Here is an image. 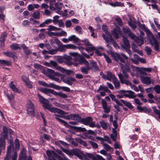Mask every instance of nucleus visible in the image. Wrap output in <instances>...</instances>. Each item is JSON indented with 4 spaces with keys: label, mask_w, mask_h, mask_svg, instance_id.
I'll return each instance as SVG.
<instances>
[{
    "label": "nucleus",
    "mask_w": 160,
    "mask_h": 160,
    "mask_svg": "<svg viewBox=\"0 0 160 160\" xmlns=\"http://www.w3.org/2000/svg\"><path fill=\"white\" fill-rule=\"evenodd\" d=\"M124 65L119 63L120 67L121 69V71L122 73V75L125 79H127L129 77V75L127 73V72H131L130 68L129 67L130 63L128 62H127Z\"/></svg>",
    "instance_id": "obj_1"
},
{
    "label": "nucleus",
    "mask_w": 160,
    "mask_h": 160,
    "mask_svg": "<svg viewBox=\"0 0 160 160\" xmlns=\"http://www.w3.org/2000/svg\"><path fill=\"white\" fill-rule=\"evenodd\" d=\"M42 103L43 106L45 108L47 109L52 112L54 113L57 112L61 115H64L67 114L65 113L62 110L57 108L52 107L51 105L49 104L48 100H47V102H43Z\"/></svg>",
    "instance_id": "obj_2"
},
{
    "label": "nucleus",
    "mask_w": 160,
    "mask_h": 160,
    "mask_svg": "<svg viewBox=\"0 0 160 160\" xmlns=\"http://www.w3.org/2000/svg\"><path fill=\"white\" fill-rule=\"evenodd\" d=\"M78 63L82 64L83 63L87 67H82L80 68V70L81 72L84 74H87L88 73V71L90 70L89 64V62L84 58H81L80 61H78Z\"/></svg>",
    "instance_id": "obj_3"
},
{
    "label": "nucleus",
    "mask_w": 160,
    "mask_h": 160,
    "mask_svg": "<svg viewBox=\"0 0 160 160\" xmlns=\"http://www.w3.org/2000/svg\"><path fill=\"white\" fill-rule=\"evenodd\" d=\"M55 118L60 122L63 124L64 126L68 128H69V127H72L74 129L78 132H85L87 131V130L85 128L78 127H72L68 125L66 122L58 117H56Z\"/></svg>",
    "instance_id": "obj_4"
},
{
    "label": "nucleus",
    "mask_w": 160,
    "mask_h": 160,
    "mask_svg": "<svg viewBox=\"0 0 160 160\" xmlns=\"http://www.w3.org/2000/svg\"><path fill=\"white\" fill-rule=\"evenodd\" d=\"M27 107L28 114L32 117H33L34 116L35 108L34 105L31 101L29 100L28 101Z\"/></svg>",
    "instance_id": "obj_5"
},
{
    "label": "nucleus",
    "mask_w": 160,
    "mask_h": 160,
    "mask_svg": "<svg viewBox=\"0 0 160 160\" xmlns=\"http://www.w3.org/2000/svg\"><path fill=\"white\" fill-rule=\"evenodd\" d=\"M61 79L62 81L65 83L69 85H71L73 82L75 81V79L71 77H66L63 75H61Z\"/></svg>",
    "instance_id": "obj_6"
},
{
    "label": "nucleus",
    "mask_w": 160,
    "mask_h": 160,
    "mask_svg": "<svg viewBox=\"0 0 160 160\" xmlns=\"http://www.w3.org/2000/svg\"><path fill=\"white\" fill-rule=\"evenodd\" d=\"M150 43L152 46L153 47L154 50L156 51H158L160 48V43L154 38L150 40Z\"/></svg>",
    "instance_id": "obj_7"
},
{
    "label": "nucleus",
    "mask_w": 160,
    "mask_h": 160,
    "mask_svg": "<svg viewBox=\"0 0 160 160\" xmlns=\"http://www.w3.org/2000/svg\"><path fill=\"white\" fill-rule=\"evenodd\" d=\"M43 73L47 76L51 78L53 76H59L58 73L55 72L53 70L50 69H47L43 72Z\"/></svg>",
    "instance_id": "obj_8"
},
{
    "label": "nucleus",
    "mask_w": 160,
    "mask_h": 160,
    "mask_svg": "<svg viewBox=\"0 0 160 160\" xmlns=\"http://www.w3.org/2000/svg\"><path fill=\"white\" fill-rule=\"evenodd\" d=\"M120 92H122V93L123 94V96L126 97L133 98L136 97V95L134 94V92L130 90H122L120 91Z\"/></svg>",
    "instance_id": "obj_9"
},
{
    "label": "nucleus",
    "mask_w": 160,
    "mask_h": 160,
    "mask_svg": "<svg viewBox=\"0 0 160 160\" xmlns=\"http://www.w3.org/2000/svg\"><path fill=\"white\" fill-rule=\"evenodd\" d=\"M111 55L114 60L118 62L119 60L121 62L124 63V64L127 62L121 57L120 55L118 53L112 52L111 53Z\"/></svg>",
    "instance_id": "obj_10"
},
{
    "label": "nucleus",
    "mask_w": 160,
    "mask_h": 160,
    "mask_svg": "<svg viewBox=\"0 0 160 160\" xmlns=\"http://www.w3.org/2000/svg\"><path fill=\"white\" fill-rule=\"evenodd\" d=\"M119 80L122 84H125L127 85H129L130 87L132 85V83L128 80L125 79L122 74L119 73L118 74Z\"/></svg>",
    "instance_id": "obj_11"
},
{
    "label": "nucleus",
    "mask_w": 160,
    "mask_h": 160,
    "mask_svg": "<svg viewBox=\"0 0 160 160\" xmlns=\"http://www.w3.org/2000/svg\"><path fill=\"white\" fill-rule=\"evenodd\" d=\"M140 79L142 83L146 85H149L151 83L152 84L154 83L153 80L151 79L149 77L141 76Z\"/></svg>",
    "instance_id": "obj_12"
},
{
    "label": "nucleus",
    "mask_w": 160,
    "mask_h": 160,
    "mask_svg": "<svg viewBox=\"0 0 160 160\" xmlns=\"http://www.w3.org/2000/svg\"><path fill=\"white\" fill-rule=\"evenodd\" d=\"M102 106L104 109V112L106 113H109L110 111L111 107L107 104V102L104 99L102 100Z\"/></svg>",
    "instance_id": "obj_13"
},
{
    "label": "nucleus",
    "mask_w": 160,
    "mask_h": 160,
    "mask_svg": "<svg viewBox=\"0 0 160 160\" xmlns=\"http://www.w3.org/2000/svg\"><path fill=\"white\" fill-rule=\"evenodd\" d=\"M74 155L78 157L79 159L82 160L84 159L85 158V154L78 149L74 150Z\"/></svg>",
    "instance_id": "obj_14"
},
{
    "label": "nucleus",
    "mask_w": 160,
    "mask_h": 160,
    "mask_svg": "<svg viewBox=\"0 0 160 160\" xmlns=\"http://www.w3.org/2000/svg\"><path fill=\"white\" fill-rule=\"evenodd\" d=\"M92 121V119L91 117H88L85 118H81L80 121H78V122H82L85 125H88Z\"/></svg>",
    "instance_id": "obj_15"
},
{
    "label": "nucleus",
    "mask_w": 160,
    "mask_h": 160,
    "mask_svg": "<svg viewBox=\"0 0 160 160\" xmlns=\"http://www.w3.org/2000/svg\"><path fill=\"white\" fill-rule=\"evenodd\" d=\"M123 38V43L121 45V48L122 50V46H123L126 48H130V45L128 40L127 38H125L124 36H122Z\"/></svg>",
    "instance_id": "obj_16"
},
{
    "label": "nucleus",
    "mask_w": 160,
    "mask_h": 160,
    "mask_svg": "<svg viewBox=\"0 0 160 160\" xmlns=\"http://www.w3.org/2000/svg\"><path fill=\"white\" fill-rule=\"evenodd\" d=\"M90 62V67H89L90 70L91 69L94 72H96L98 70L99 68L95 62L92 60Z\"/></svg>",
    "instance_id": "obj_17"
},
{
    "label": "nucleus",
    "mask_w": 160,
    "mask_h": 160,
    "mask_svg": "<svg viewBox=\"0 0 160 160\" xmlns=\"http://www.w3.org/2000/svg\"><path fill=\"white\" fill-rule=\"evenodd\" d=\"M105 78L107 79L110 81H113L117 78L114 75L112 74L111 72L109 71L107 72V74L106 75Z\"/></svg>",
    "instance_id": "obj_18"
},
{
    "label": "nucleus",
    "mask_w": 160,
    "mask_h": 160,
    "mask_svg": "<svg viewBox=\"0 0 160 160\" xmlns=\"http://www.w3.org/2000/svg\"><path fill=\"white\" fill-rule=\"evenodd\" d=\"M40 90L42 92L48 95H50V93H52L54 95L55 91L53 90L46 88H41L40 89Z\"/></svg>",
    "instance_id": "obj_19"
},
{
    "label": "nucleus",
    "mask_w": 160,
    "mask_h": 160,
    "mask_svg": "<svg viewBox=\"0 0 160 160\" xmlns=\"http://www.w3.org/2000/svg\"><path fill=\"white\" fill-rule=\"evenodd\" d=\"M121 32L120 28L119 27H117L114 29L112 34L116 39H118L119 34H121Z\"/></svg>",
    "instance_id": "obj_20"
},
{
    "label": "nucleus",
    "mask_w": 160,
    "mask_h": 160,
    "mask_svg": "<svg viewBox=\"0 0 160 160\" xmlns=\"http://www.w3.org/2000/svg\"><path fill=\"white\" fill-rule=\"evenodd\" d=\"M27 155L24 148H23L19 155V160H27Z\"/></svg>",
    "instance_id": "obj_21"
},
{
    "label": "nucleus",
    "mask_w": 160,
    "mask_h": 160,
    "mask_svg": "<svg viewBox=\"0 0 160 160\" xmlns=\"http://www.w3.org/2000/svg\"><path fill=\"white\" fill-rule=\"evenodd\" d=\"M2 54L7 57L13 58L14 59L16 58L15 53L14 52H12L7 51L2 52Z\"/></svg>",
    "instance_id": "obj_22"
},
{
    "label": "nucleus",
    "mask_w": 160,
    "mask_h": 160,
    "mask_svg": "<svg viewBox=\"0 0 160 160\" xmlns=\"http://www.w3.org/2000/svg\"><path fill=\"white\" fill-rule=\"evenodd\" d=\"M57 69L67 75H70L72 74L73 72L71 70L65 69L60 67H57Z\"/></svg>",
    "instance_id": "obj_23"
},
{
    "label": "nucleus",
    "mask_w": 160,
    "mask_h": 160,
    "mask_svg": "<svg viewBox=\"0 0 160 160\" xmlns=\"http://www.w3.org/2000/svg\"><path fill=\"white\" fill-rule=\"evenodd\" d=\"M105 33L106 34H102V36L106 42H108L109 41L112 40V39L111 35L109 33H108V32Z\"/></svg>",
    "instance_id": "obj_24"
},
{
    "label": "nucleus",
    "mask_w": 160,
    "mask_h": 160,
    "mask_svg": "<svg viewBox=\"0 0 160 160\" xmlns=\"http://www.w3.org/2000/svg\"><path fill=\"white\" fill-rule=\"evenodd\" d=\"M69 41H73L74 42H81V40L75 35H72L69 37Z\"/></svg>",
    "instance_id": "obj_25"
},
{
    "label": "nucleus",
    "mask_w": 160,
    "mask_h": 160,
    "mask_svg": "<svg viewBox=\"0 0 160 160\" xmlns=\"http://www.w3.org/2000/svg\"><path fill=\"white\" fill-rule=\"evenodd\" d=\"M5 139H2L0 138V155L1 152L2 150L4 149L5 148Z\"/></svg>",
    "instance_id": "obj_26"
},
{
    "label": "nucleus",
    "mask_w": 160,
    "mask_h": 160,
    "mask_svg": "<svg viewBox=\"0 0 160 160\" xmlns=\"http://www.w3.org/2000/svg\"><path fill=\"white\" fill-rule=\"evenodd\" d=\"M134 41L138 43L139 46H141V45L143 44V40L142 37H140L139 38L136 37L134 39Z\"/></svg>",
    "instance_id": "obj_27"
},
{
    "label": "nucleus",
    "mask_w": 160,
    "mask_h": 160,
    "mask_svg": "<svg viewBox=\"0 0 160 160\" xmlns=\"http://www.w3.org/2000/svg\"><path fill=\"white\" fill-rule=\"evenodd\" d=\"M138 109L139 110L140 112H145L147 113L148 112H150V109L146 107H142L141 106H138L137 107Z\"/></svg>",
    "instance_id": "obj_28"
},
{
    "label": "nucleus",
    "mask_w": 160,
    "mask_h": 160,
    "mask_svg": "<svg viewBox=\"0 0 160 160\" xmlns=\"http://www.w3.org/2000/svg\"><path fill=\"white\" fill-rule=\"evenodd\" d=\"M13 82H12L9 84V87L12 90L15 92H16L18 93H20V91L17 88L14 84L13 83Z\"/></svg>",
    "instance_id": "obj_29"
},
{
    "label": "nucleus",
    "mask_w": 160,
    "mask_h": 160,
    "mask_svg": "<svg viewBox=\"0 0 160 160\" xmlns=\"http://www.w3.org/2000/svg\"><path fill=\"white\" fill-rule=\"evenodd\" d=\"M10 48L12 50H16L21 49L20 45L16 43L11 44L10 46Z\"/></svg>",
    "instance_id": "obj_30"
},
{
    "label": "nucleus",
    "mask_w": 160,
    "mask_h": 160,
    "mask_svg": "<svg viewBox=\"0 0 160 160\" xmlns=\"http://www.w3.org/2000/svg\"><path fill=\"white\" fill-rule=\"evenodd\" d=\"M11 64V62L8 60H0V65H6L8 66Z\"/></svg>",
    "instance_id": "obj_31"
},
{
    "label": "nucleus",
    "mask_w": 160,
    "mask_h": 160,
    "mask_svg": "<svg viewBox=\"0 0 160 160\" xmlns=\"http://www.w3.org/2000/svg\"><path fill=\"white\" fill-rule=\"evenodd\" d=\"M62 4V3H56L55 5V7L56 10H57L56 12L58 14H60L59 13L60 10H61Z\"/></svg>",
    "instance_id": "obj_32"
},
{
    "label": "nucleus",
    "mask_w": 160,
    "mask_h": 160,
    "mask_svg": "<svg viewBox=\"0 0 160 160\" xmlns=\"http://www.w3.org/2000/svg\"><path fill=\"white\" fill-rule=\"evenodd\" d=\"M74 150L70 151L66 149H62L63 151L69 156H72L74 155Z\"/></svg>",
    "instance_id": "obj_33"
},
{
    "label": "nucleus",
    "mask_w": 160,
    "mask_h": 160,
    "mask_svg": "<svg viewBox=\"0 0 160 160\" xmlns=\"http://www.w3.org/2000/svg\"><path fill=\"white\" fill-rule=\"evenodd\" d=\"M120 101L122 102L125 106L128 107L129 108L132 109L133 108V107L130 102L126 101L123 100H121Z\"/></svg>",
    "instance_id": "obj_34"
},
{
    "label": "nucleus",
    "mask_w": 160,
    "mask_h": 160,
    "mask_svg": "<svg viewBox=\"0 0 160 160\" xmlns=\"http://www.w3.org/2000/svg\"><path fill=\"white\" fill-rule=\"evenodd\" d=\"M113 83L116 89H118L120 88V84L117 78L113 81Z\"/></svg>",
    "instance_id": "obj_35"
},
{
    "label": "nucleus",
    "mask_w": 160,
    "mask_h": 160,
    "mask_svg": "<svg viewBox=\"0 0 160 160\" xmlns=\"http://www.w3.org/2000/svg\"><path fill=\"white\" fill-rule=\"evenodd\" d=\"M3 134L2 135V138L4 139H6L8 137L7 134L8 132V129H7L5 126L3 127Z\"/></svg>",
    "instance_id": "obj_36"
},
{
    "label": "nucleus",
    "mask_w": 160,
    "mask_h": 160,
    "mask_svg": "<svg viewBox=\"0 0 160 160\" xmlns=\"http://www.w3.org/2000/svg\"><path fill=\"white\" fill-rule=\"evenodd\" d=\"M54 95L58 96L60 97L63 98H66L68 97V96L66 94L63 93L61 92H56L55 91Z\"/></svg>",
    "instance_id": "obj_37"
},
{
    "label": "nucleus",
    "mask_w": 160,
    "mask_h": 160,
    "mask_svg": "<svg viewBox=\"0 0 160 160\" xmlns=\"http://www.w3.org/2000/svg\"><path fill=\"white\" fill-rule=\"evenodd\" d=\"M112 131L113 133L110 135V137L112 139L115 141H116V138L117 137V132L115 130V129H112Z\"/></svg>",
    "instance_id": "obj_38"
},
{
    "label": "nucleus",
    "mask_w": 160,
    "mask_h": 160,
    "mask_svg": "<svg viewBox=\"0 0 160 160\" xmlns=\"http://www.w3.org/2000/svg\"><path fill=\"white\" fill-rule=\"evenodd\" d=\"M22 48H23L24 53L27 55H29L30 53V50L26 46V45L23 44L22 45Z\"/></svg>",
    "instance_id": "obj_39"
},
{
    "label": "nucleus",
    "mask_w": 160,
    "mask_h": 160,
    "mask_svg": "<svg viewBox=\"0 0 160 160\" xmlns=\"http://www.w3.org/2000/svg\"><path fill=\"white\" fill-rule=\"evenodd\" d=\"M85 158L84 159H87V158H90L93 160H95L96 157L92 154L90 153H86L85 154Z\"/></svg>",
    "instance_id": "obj_40"
},
{
    "label": "nucleus",
    "mask_w": 160,
    "mask_h": 160,
    "mask_svg": "<svg viewBox=\"0 0 160 160\" xmlns=\"http://www.w3.org/2000/svg\"><path fill=\"white\" fill-rule=\"evenodd\" d=\"M71 119L74 120H77L78 122V121H80L79 119L81 118V117L78 115L76 114H71Z\"/></svg>",
    "instance_id": "obj_41"
},
{
    "label": "nucleus",
    "mask_w": 160,
    "mask_h": 160,
    "mask_svg": "<svg viewBox=\"0 0 160 160\" xmlns=\"http://www.w3.org/2000/svg\"><path fill=\"white\" fill-rule=\"evenodd\" d=\"M61 29V28H58L53 26L49 25L47 30L48 31H59Z\"/></svg>",
    "instance_id": "obj_42"
},
{
    "label": "nucleus",
    "mask_w": 160,
    "mask_h": 160,
    "mask_svg": "<svg viewBox=\"0 0 160 160\" xmlns=\"http://www.w3.org/2000/svg\"><path fill=\"white\" fill-rule=\"evenodd\" d=\"M66 49L65 45L60 44L57 49L58 51L62 52H64L66 51Z\"/></svg>",
    "instance_id": "obj_43"
},
{
    "label": "nucleus",
    "mask_w": 160,
    "mask_h": 160,
    "mask_svg": "<svg viewBox=\"0 0 160 160\" xmlns=\"http://www.w3.org/2000/svg\"><path fill=\"white\" fill-rule=\"evenodd\" d=\"M144 31L146 32L148 37L149 39L150 38L152 39L153 38H154V36L152 35L151 31L147 28Z\"/></svg>",
    "instance_id": "obj_44"
},
{
    "label": "nucleus",
    "mask_w": 160,
    "mask_h": 160,
    "mask_svg": "<svg viewBox=\"0 0 160 160\" xmlns=\"http://www.w3.org/2000/svg\"><path fill=\"white\" fill-rule=\"evenodd\" d=\"M32 17L35 19H39L40 18V12L39 11H37L34 12L32 15Z\"/></svg>",
    "instance_id": "obj_45"
},
{
    "label": "nucleus",
    "mask_w": 160,
    "mask_h": 160,
    "mask_svg": "<svg viewBox=\"0 0 160 160\" xmlns=\"http://www.w3.org/2000/svg\"><path fill=\"white\" fill-rule=\"evenodd\" d=\"M56 86L57 87L56 88L58 90L61 88L62 90L65 91L69 92L70 91V89L67 87L63 86L60 87L58 86Z\"/></svg>",
    "instance_id": "obj_46"
},
{
    "label": "nucleus",
    "mask_w": 160,
    "mask_h": 160,
    "mask_svg": "<svg viewBox=\"0 0 160 160\" xmlns=\"http://www.w3.org/2000/svg\"><path fill=\"white\" fill-rule=\"evenodd\" d=\"M129 26L133 29H134L136 28V26L135 23L131 19H130L128 23Z\"/></svg>",
    "instance_id": "obj_47"
},
{
    "label": "nucleus",
    "mask_w": 160,
    "mask_h": 160,
    "mask_svg": "<svg viewBox=\"0 0 160 160\" xmlns=\"http://www.w3.org/2000/svg\"><path fill=\"white\" fill-rule=\"evenodd\" d=\"M103 147L107 151H110L112 152L113 151V148L107 143L104 145Z\"/></svg>",
    "instance_id": "obj_48"
},
{
    "label": "nucleus",
    "mask_w": 160,
    "mask_h": 160,
    "mask_svg": "<svg viewBox=\"0 0 160 160\" xmlns=\"http://www.w3.org/2000/svg\"><path fill=\"white\" fill-rule=\"evenodd\" d=\"M38 82L39 84L47 87H53L54 85L52 83H50L49 84H48L46 83L45 82L43 81H39Z\"/></svg>",
    "instance_id": "obj_49"
},
{
    "label": "nucleus",
    "mask_w": 160,
    "mask_h": 160,
    "mask_svg": "<svg viewBox=\"0 0 160 160\" xmlns=\"http://www.w3.org/2000/svg\"><path fill=\"white\" fill-rule=\"evenodd\" d=\"M66 49H76L77 47L75 45L72 44H68L65 45Z\"/></svg>",
    "instance_id": "obj_50"
},
{
    "label": "nucleus",
    "mask_w": 160,
    "mask_h": 160,
    "mask_svg": "<svg viewBox=\"0 0 160 160\" xmlns=\"http://www.w3.org/2000/svg\"><path fill=\"white\" fill-rule=\"evenodd\" d=\"M89 142L93 148L97 149L98 148V145L96 143L91 141H89Z\"/></svg>",
    "instance_id": "obj_51"
},
{
    "label": "nucleus",
    "mask_w": 160,
    "mask_h": 160,
    "mask_svg": "<svg viewBox=\"0 0 160 160\" xmlns=\"http://www.w3.org/2000/svg\"><path fill=\"white\" fill-rule=\"evenodd\" d=\"M37 95L39 98V100L41 102L43 103V102H45L47 101V99L44 98L43 97L41 96L38 93L37 94Z\"/></svg>",
    "instance_id": "obj_52"
},
{
    "label": "nucleus",
    "mask_w": 160,
    "mask_h": 160,
    "mask_svg": "<svg viewBox=\"0 0 160 160\" xmlns=\"http://www.w3.org/2000/svg\"><path fill=\"white\" fill-rule=\"evenodd\" d=\"M7 36V34L6 32L2 33L0 37V41H5V38Z\"/></svg>",
    "instance_id": "obj_53"
},
{
    "label": "nucleus",
    "mask_w": 160,
    "mask_h": 160,
    "mask_svg": "<svg viewBox=\"0 0 160 160\" xmlns=\"http://www.w3.org/2000/svg\"><path fill=\"white\" fill-rule=\"evenodd\" d=\"M100 123L103 129H107L108 126L107 124L104 121H101L100 122Z\"/></svg>",
    "instance_id": "obj_54"
},
{
    "label": "nucleus",
    "mask_w": 160,
    "mask_h": 160,
    "mask_svg": "<svg viewBox=\"0 0 160 160\" xmlns=\"http://www.w3.org/2000/svg\"><path fill=\"white\" fill-rule=\"evenodd\" d=\"M95 50V48L93 47L92 45V44H91V46H87V47L85 48V50L88 52L90 51H93Z\"/></svg>",
    "instance_id": "obj_55"
},
{
    "label": "nucleus",
    "mask_w": 160,
    "mask_h": 160,
    "mask_svg": "<svg viewBox=\"0 0 160 160\" xmlns=\"http://www.w3.org/2000/svg\"><path fill=\"white\" fill-rule=\"evenodd\" d=\"M122 50L123 51H126L129 55L132 54L131 51L130 50V48H126L123 46H122Z\"/></svg>",
    "instance_id": "obj_56"
},
{
    "label": "nucleus",
    "mask_w": 160,
    "mask_h": 160,
    "mask_svg": "<svg viewBox=\"0 0 160 160\" xmlns=\"http://www.w3.org/2000/svg\"><path fill=\"white\" fill-rule=\"evenodd\" d=\"M152 108L154 110V112L158 115V117L160 119V111L157 110L156 107H153Z\"/></svg>",
    "instance_id": "obj_57"
},
{
    "label": "nucleus",
    "mask_w": 160,
    "mask_h": 160,
    "mask_svg": "<svg viewBox=\"0 0 160 160\" xmlns=\"http://www.w3.org/2000/svg\"><path fill=\"white\" fill-rule=\"evenodd\" d=\"M14 143L16 149H18L20 147V143L19 140L18 139H16Z\"/></svg>",
    "instance_id": "obj_58"
},
{
    "label": "nucleus",
    "mask_w": 160,
    "mask_h": 160,
    "mask_svg": "<svg viewBox=\"0 0 160 160\" xmlns=\"http://www.w3.org/2000/svg\"><path fill=\"white\" fill-rule=\"evenodd\" d=\"M108 89L107 87L105 86H101L98 89L99 91H103L108 92Z\"/></svg>",
    "instance_id": "obj_59"
},
{
    "label": "nucleus",
    "mask_w": 160,
    "mask_h": 160,
    "mask_svg": "<svg viewBox=\"0 0 160 160\" xmlns=\"http://www.w3.org/2000/svg\"><path fill=\"white\" fill-rule=\"evenodd\" d=\"M58 51L57 49H50L49 50L48 52V53L51 54L53 55L55 54Z\"/></svg>",
    "instance_id": "obj_60"
},
{
    "label": "nucleus",
    "mask_w": 160,
    "mask_h": 160,
    "mask_svg": "<svg viewBox=\"0 0 160 160\" xmlns=\"http://www.w3.org/2000/svg\"><path fill=\"white\" fill-rule=\"evenodd\" d=\"M59 18V16L57 15H56L54 16L53 17V19L52 20V22L54 24H56L58 23V19Z\"/></svg>",
    "instance_id": "obj_61"
},
{
    "label": "nucleus",
    "mask_w": 160,
    "mask_h": 160,
    "mask_svg": "<svg viewBox=\"0 0 160 160\" xmlns=\"http://www.w3.org/2000/svg\"><path fill=\"white\" fill-rule=\"evenodd\" d=\"M154 89L157 93H160V86H159L157 85L155 86L154 88H153Z\"/></svg>",
    "instance_id": "obj_62"
},
{
    "label": "nucleus",
    "mask_w": 160,
    "mask_h": 160,
    "mask_svg": "<svg viewBox=\"0 0 160 160\" xmlns=\"http://www.w3.org/2000/svg\"><path fill=\"white\" fill-rule=\"evenodd\" d=\"M81 42H83L84 43L85 45L87 46H91V44L88 39H85L83 41L81 40Z\"/></svg>",
    "instance_id": "obj_63"
},
{
    "label": "nucleus",
    "mask_w": 160,
    "mask_h": 160,
    "mask_svg": "<svg viewBox=\"0 0 160 160\" xmlns=\"http://www.w3.org/2000/svg\"><path fill=\"white\" fill-rule=\"evenodd\" d=\"M95 160H105V159L102 156L99 155H97L96 156Z\"/></svg>",
    "instance_id": "obj_64"
}]
</instances>
